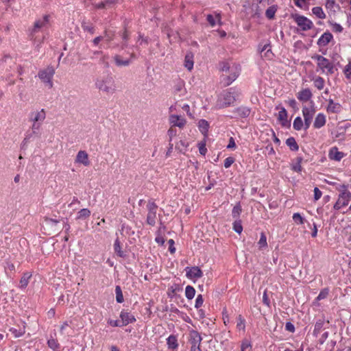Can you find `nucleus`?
Returning <instances> with one entry per match:
<instances>
[{
    "instance_id": "nucleus-47",
    "label": "nucleus",
    "mask_w": 351,
    "mask_h": 351,
    "mask_svg": "<svg viewBox=\"0 0 351 351\" xmlns=\"http://www.w3.org/2000/svg\"><path fill=\"white\" fill-rule=\"evenodd\" d=\"M199 153L204 156L207 152V149L206 147V143L205 142H201L199 144Z\"/></svg>"
},
{
    "instance_id": "nucleus-5",
    "label": "nucleus",
    "mask_w": 351,
    "mask_h": 351,
    "mask_svg": "<svg viewBox=\"0 0 351 351\" xmlns=\"http://www.w3.org/2000/svg\"><path fill=\"white\" fill-rule=\"evenodd\" d=\"M294 19L297 25L301 27L303 31L311 29L313 26V22L304 16L295 15Z\"/></svg>"
},
{
    "instance_id": "nucleus-11",
    "label": "nucleus",
    "mask_w": 351,
    "mask_h": 351,
    "mask_svg": "<svg viewBox=\"0 0 351 351\" xmlns=\"http://www.w3.org/2000/svg\"><path fill=\"white\" fill-rule=\"evenodd\" d=\"M50 16L48 14L45 15L43 19L37 20L34 25L32 29L33 32H36L42 27H46L49 22Z\"/></svg>"
},
{
    "instance_id": "nucleus-40",
    "label": "nucleus",
    "mask_w": 351,
    "mask_h": 351,
    "mask_svg": "<svg viewBox=\"0 0 351 351\" xmlns=\"http://www.w3.org/2000/svg\"><path fill=\"white\" fill-rule=\"evenodd\" d=\"M47 343L49 347L53 350H57L60 348V345L58 343L57 340L54 339H49Z\"/></svg>"
},
{
    "instance_id": "nucleus-55",
    "label": "nucleus",
    "mask_w": 351,
    "mask_h": 351,
    "mask_svg": "<svg viewBox=\"0 0 351 351\" xmlns=\"http://www.w3.org/2000/svg\"><path fill=\"white\" fill-rule=\"evenodd\" d=\"M332 30L335 32H341L343 27L341 25L335 23L332 25Z\"/></svg>"
},
{
    "instance_id": "nucleus-32",
    "label": "nucleus",
    "mask_w": 351,
    "mask_h": 351,
    "mask_svg": "<svg viewBox=\"0 0 351 351\" xmlns=\"http://www.w3.org/2000/svg\"><path fill=\"white\" fill-rule=\"evenodd\" d=\"M241 211H242V208H241L240 203L237 204L234 206L232 211V217L234 219L239 218Z\"/></svg>"
},
{
    "instance_id": "nucleus-43",
    "label": "nucleus",
    "mask_w": 351,
    "mask_h": 351,
    "mask_svg": "<svg viewBox=\"0 0 351 351\" xmlns=\"http://www.w3.org/2000/svg\"><path fill=\"white\" fill-rule=\"evenodd\" d=\"M239 114L243 117H247L250 115V110L247 108H239L237 109Z\"/></svg>"
},
{
    "instance_id": "nucleus-48",
    "label": "nucleus",
    "mask_w": 351,
    "mask_h": 351,
    "mask_svg": "<svg viewBox=\"0 0 351 351\" xmlns=\"http://www.w3.org/2000/svg\"><path fill=\"white\" fill-rule=\"evenodd\" d=\"M328 294V289H324L320 291L319 294L318 295V296L317 298V300H321L322 299H324L327 297Z\"/></svg>"
},
{
    "instance_id": "nucleus-60",
    "label": "nucleus",
    "mask_w": 351,
    "mask_h": 351,
    "mask_svg": "<svg viewBox=\"0 0 351 351\" xmlns=\"http://www.w3.org/2000/svg\"><path fill=\"white\" fill-rule=\"evenodd\" d=\"M207 21L211 26H214L215 25V21L213 15H207Z\"/></svg>"
},
{
    "instance_id": "nucleus-24",
    "label": "nucleus",
    "mask_w": 351,
    "mask_h": 351,
    "mask_svg": "<svg viewBox=\"0 0 351 351\" xmlns=\"http://www.w3.org/2000/svg\"><path fill=\"white\" fill-rule=\"evenodd\" d=\"M349 204V202H347V199H345L343 196H342L341 194L339 195V198L336 203L334 205V209L335 210H339L341 207L346 206Z\"/></svg>"
},
{
    "instance_id": "nucleus-21",
    "label": "nucleus",
    "mask_w": 351,
    "mask_h": 351,
    "mask_svg": "<svg viewBox=\"0 0 351 351\" xmlns=\"http://www.w3.org/2000/svg\"><path fill=\"white\" fill-rule=\"evenodd\" d=\"M278 119L280 121L282 126H287V112L285 108H281V110L278 112Z\"/></svg>"
},
{
    "instance_id": "nucleus-12",
    "label": "nucleus",
    "mask_w": 351,
    "mask_h": 351,
    "mask_svg": "<svg viewBox=\"0 0 351 351\" xmlns=\"http://www.w3.org/2000/svg\"><path fill=\"white\" fill-rule=\"evenodd\" d=\"M75 162L83 164L84 166H88L90 165V161L86 152L82 150L78 152L76 156Z\"/></svg>"
},
{
    "instance_id": "nucleus-22",
    "label": "nucleus",
    "mask_w": 351,
    "mask_h": 351,
    "mask_svg": "<svg viewBox=\"0 0 351 351\" xmlns=\"http://www.w3.org/2000/svg\"><path fill=\"white\" fill-rule=\"evenodd\" d=\"M326 123V118L325 116L319 113L317 114V116L315 118V122H314V127L315 128H320L322 126H324Z\"/></svg>"
},
{
    "instance_id": "nucleus-44",
    "label": "nucleus",
    "mask_w": 351,
    "mask_h": 351,
    "mask_svg": "<svg viewBox=\"0 0 351 351\" xmlns=\"http://www.w3.org/2000/svg\"><path fill=\"white\" fill-rule=\"evenodd\" d=\"M293 219L296 223H304V218L299 213H294L293 215Z\"/></svg>"
},
{
    "instance_id": "nucleus-23",
    "label": "nucleus",
    "mask_w": 351,
    "mask_h": 351,
    "mask_svg": "<svg viewBox=\"0 0 351 351\" xmlns=\"http://www.w3.org/2000/svg\"><path fill=\"white\" fill-rule=\"evenodd\" d=\"M198 127L201 132L206 136L208 131L209 123L205 119H201L199 121Z\"/></svg>"
},
{
    "instance_id": "nucleus-64",
    "label": "nucleus",
    "mask_w": 351,
    "mask_h": 351,
    "mask_svg": "<svg viewBox=\"0 0 351 351\" xmlns=\"http://www.w3.org/2000/svg\"><path fill=\"white\" fill-rule=\"evenodd\" d=\"M292 169L294 171L300 172L302 171V166L301 165L296 162L295 165H293Z\"/></svg>"
},
{
    "instance_id": "nucleus-42",
    "label": "nucleus",
    "mask_w": 351,
    "mask_h": 351,
    "mask_svg": "<svg viewBox=\"0 0 351 351\" xmlns=\"http://www.w3.org/2000/svg\"><path fill=\"white\" fill-rule=\"evenodd\" d=\"M238 73L237 71H233L229 76H227V82H226V85L228 86L232 83V82L234 81L238 77Z\"/></svg>"
},
{
    "instance_id": "nucleus-45",
    "label": "nucleus",
    "mask_w": 351,
    "mask_h": 351,
    "mask_svg": "<svg viewBox=\"0 0 351 351\" xmlns=\"http://www.w3.org/2000/svg\"><path fill=\"white\" fill-rule=\"evenodd\" d=\"M82 27L84 31L88 32L91 34L95 33V28L91 25H88L86 23H83Z\"/></svg>"
},
{
    "instance_id": "nucleus-58",
    "label": "nucleus",
    "mask_w": 351,
    "mask_h": 351,
    "mask_svg": "<svg viewBox=\"0 0 351 351\" xmlns=\"http://www.w3.org/2000/svg\"><path fill=\"white\" fill-rule=\"evenodd\" d=\"M40 126V123H34V122H33V124H32V132H33L34 134H36L37 133V131L39 130Z\"/></svg>"
},
{
    "instance_id": "nucleus-41",
    "label": "nucleus",
    "mask_w": 351,
    "mask_h": 351,
    "mask_svg": "<svg viewBox=\"0 0 351 351\" xmlns=\"http://www.w3.org/2000/svg\"><path fill=\"white\" fill-rule=\"evenodd\" d=\"M233 229L234 230L241 234L243 230V226L241 225V220H235V221L233 223Z\"/></svg>"
},
{
    "instance_id": "nucleus-62",
    "label": "nucleus",
    "mask_w": 351,
    "mask_h": 351,
    "mask_svg": "<svg viewBox=\"0 0 351 351\" xmlns=\"http://www.w3.org/2000/svg\"><path fill=\"white\" fill-rule=\"evenodd\" d=\"M335 4V0H326V7L327 8H332Z\"/></svg>"
},
{
    "instance_id": "nucleus-3",
    "label": "nucleus",
    "mask_w": 351,
    "mask_h": 351,
    "mask_svg": "<svg viewBox=\"0 0 351 351\" xmlns=\"http://www.w3.org/2000/svg\"><path fill=\"white\" fill-rule=\"evenodd\" d=\"M313 59L317 60L318 67L324 71L326 69L328 73L332 74L335 72L333 64L329 61L328 59L324 58L321 55H315L312 57Z\"/></svg>"
},
{
    "instance_id": "nucleus-31",
    "label": "nucleus",
    "mask_w": 351,
    "mask_h": 351,
    "mask_svg": "<svg viewBox=\"0 0 351 351\" xmlns=\"http://www.w3.org/2000/svg\"><path fill=\"white\" fill-rule=\"evenodd\" d=\"M90 215V211L88 208H82L77 213V219H86Z\"/></svg>"
},
{
    "instance_id": "nucleus-16",
    "label": "nucleus",
    "mask_w": 351,
    "mask_h": 351,
    "mask_svg": "<svg viewBox=\"0 0 351 351\" xmlns=\"http://www.w3.org/2000/svg\"><path fill=\"white\" fill-rule=\"evenodd\" d=\"M120 317L121 318V323L123 326H126L130 323L135 322L136 320L134 315H131L128 312L122 311L121 313Z\"/></svg>"
},
{
    "instance_id": "nucleus-52",
    "label": "nucleus",
    "mask_w": 351,
    "mask_h": 351,
    "mask_svg": "<svg viewBox=\"0 0 351 351\" xmlns=\"http://www.w3.org/2000/svg\"><path fill=\"white\" fill-rule=\"evenodd\" d=\"M168 136H169V141L171 142L172 140V138L173 136H176L177 134L176 130L173 129L172 127L170 128L167 132Z\"/></svg>"
},
{
    "instance_id": "nucleus-36",
    "label": "nucleus",
    "mask_w": 351,
    "mask_h": 351,
    "mask_svg": "<svg viewBox=\"0 0 351 351\" xmlns=\"http://www.w3.org/2000/svg\"><path fill=\"white\" fill-rule=\"evenodd\" d=\"M10 331L14 335L15 337H21L25 332V326L23 328H20L19 330L12 328L10 329Z\"/></svg>"
},
{
    "instance_id": "nucleus-34",
    "label": "nucleus",
    "mask_w": 351,
    "mask_h": 351,
    "mask_svg": "<svg viewBox=\"0 0 351 351\" xmlns=\"http://www.w3.org/2000/svg\"><path fill=\"white\" fill-rule=\"evenodd\" d=\"M259 249H262L267 246V238L264 232H261V238L258 243Z\"/></svg>"
},
{
    "instance_id": "nucleus-46",
    "label": "nucleus",
    "mask_w": 351,
    "mask_h": 351,
    "mask_svg": "<svg viewBox=\"0 0 351 351\" xmlns=\"http://www.w3.org/2000/svg\"><path fill=\"white\" fill-rule=\"evenodd\" d=\"M343 72L346 78L351 79V62L346 66Z\"/></svg>"
},
{
    "instance_id": "nucleus-9",
    "label": "nucleus",
    "mask_w": 351,
    "mask_h": 351,
    "mask_svg": "<svg viewBox=\"0 0 351 351\" xmlns=\"http://www.w3.org/2000/svg\"><path fill=\"white\" fill-rule=\"evenodd\" d=\"M136 58V57L135 53H130V59L123 60L120 55H115L114 56V60L115 64H116L117 66H128L130 64L131 60L135 59Z\"/></svg>"
},
{
    "instance_id": "nucleus-13",
    "label": "nucleus",
    "mask_w": 351,
    "mask_h": 351,
    "mask_svg": "<svg viewBox=\"0 0 351 351\" xmlns=\"http://www.w3.org/2000/svg\"><path fill=\"white\" fill-rule=\"evenodd\" d=\"M332 38V34L329 32H326L318 39L317 45L320 47H325L331 41Z\"/></svg>"
},
{
    "instance_id": "nucleus-15",
    "label": "nucleus",
    "mask_w": 351,
    "mask_h": 351,
    "mask_svg": "<svg viewBox=\"0 0 351 351\" xmlns=\"http://www.w3.org/2000/svg\"><path fill=\"white\" fill-rule=\"evenodd\" d=\"M236 101L235 97L231 93H226L223 95V101L220 104V108H226Z\"/></svg>"
},
{
    "instance_id": "nucleus-33",
    "label": "nucleus",
    "mask_w": 351,
    "mask_h": 351,
    "mask_svg": "<svg viewBox=\"0 0 351 351\" xmlns=\"http://www.w3.org/2000/svg\"><path fill=\"white\" fill-rule=\"evenodd\" d=\"M115 293H116L117 302L118 303H122L123 302V296L121 289L119 286H117L115 287Z\"/></svg>"
},
{
    "instance_id": "nucleus-6",
    "label": "nucleus",
    "mask_w": 351,
    "mask_h": 351,
    "mask_svg": "<svg viewBox=\"0 0 351 351\" xmlns=\"http://www.w3.org/2000/svg\"><path fill=\"white\" fill-rule=\"evenodd\" d=\"M302 113L304 119L305 129H308L311 124L315 110L313 108H308L306 106H304L302 108Z\"/></svg>"
},
{
    "instance_id": "nucleus-57",
    "label": "nucleus",
    "mask_w": 351,
    "mask_h": 351,
    "mask_svg": "<svg viewBox=\"0 0 351 351\" xmlns=\"http://www.w3.org/2000/svg\"><path fill=\"white\" fill-rule=\"evenodd\" d=\"M168 243L169 245V250L170 251V252L171 254L174 253L175 251H176V248L174 247L173 245H174V241L173 239H169L168 241Z\"/></svg>"
},
{
    "instance_id": "nucleus-14",
    "label": "nucleus",
    "mask_w": 351,
    "mask_h": 351,
    "mask_svg": "<svg viewBox=\"0 0 351 351\" xmlns=\"http://www.w3.org/2000/svg\"><path fill=\"white\" fill-rule=\"evenodd\" d=\"M170 123L173 125V126H177L180 128H183L186 121L184 119L181 118L178 115H171L169 119Z\"/></svg>"
},
{
    "instance_id": "nucleus-35",
    "label": "nucleus",
    "mask_w": 351,
    "mask_h": 351,
    "mask_svg": "<svg viewBox=\"0 0 351 351\" xmlns=\"http://www.w3.org/2000/svg\"><path fill=\"white\" fill-rule=\"evenodd\" d=\"M293 128L296 130H300L303 126V122L301 117H298L295 119L293 124Z\"/></svg>"
},
{
    "instance_id": "nucleus-4",
    "label": "nucleus",
    "mask_w": 351,
    "mask_h": 351,
    "mask_svg": "<svg viewBox=\"0 0 351 351\" xmlns=\"http://www.w3.org/2000/svg\"><path fill=\"white\" fill-rule=\"evenodd\" d=\"M147 207L148 210L147 223L149 225L154 226L156 223V210L158 208V206L152 200H149Z\"/></svg>"
},
{
    "instance_id": "nucleus-39",
    "label": "nucleus",
    "mask_w": 351,
    "mask_h": 351,
    "mask_svg": "<svg viewBox=\"0 0 351 351\" xmlns=\"http://www.w3.org/2000/svg\"><path fill=\"white\" fill-rule=\"evenodd\" d=\"M314 85L315 87H317L319 90H322L324 88V80L322 77H317L315 80H314Z\"/></svg>"
},
{
    "instance_id": "nucleus-2",
    "label": "nucleus",
    "mask_w": 351,
    "mask_h": 351,
    "mask_svg": "<svg viewBox=\"0 0 351 351\" xmlns=\"http://www.w3.org/2000/svg\"><path fill=\"white\" fill-rule=\"evenodd\" d=\"M55 73V70L53 66H47L43 70L38 72V77L43 83L47 84L49 88L53 87L52 77Z\"/></svg>"
},
{
    "instance_id": "nucleus-56",
    "label": "nucleus",
    "mask_w": 351,
    "mask_h": 351,
    "mask_svg": "<svg viewBox=\"0 0 351 351\" xmlns=\"http://www.w3.org/2000/svg\"><path fill=\"white\" fill-rule=\"evenodd\" d=\"M342 196L345 197L346 199H347V202H349L351 199V193L348 191H342L341 193Z\"/></svg>"
},
{
    "instance_id": "nucleus-19",
    "label": "nucleus",
    "mask_w": 351,
    "mask_h": 351,
    "mask_svg": "<svg viewBox=\"0 0 351 351\" xmlns=\"http://www.w3.org/2000/svg\"><path fill=\"white\" fill-rule=\"evenodd\" d=\"M184 66L189 70L191 71L193 67V54L192 52H188L184 58Z\"/></svg>"
},
{
    "instance_id": "nucleus-51",
    "label": "nucleus",
    "mask_w": 351,
    "mask_h": 351,
    "mask_svg": "<svg viewBox=\"0 0 351 351\" xmlns=\"http://www.w3.org/2000/svg\"><path fill=\"white\" fill-rule=\"evenodd\" d=\"M204 300L202 295H197L195 301V308H199L203 304Z\"/></svg>"
},
{
    "instance_id": "nucleus-59",
    "label": "nucleus",
    "mask_w": 351,
    "mask_h": 351,
    "mask_svg": "<svg viewBox=\"0 0 351 351\" xmlns=\"http://www.w3.org/2000/svg\"><path fill=\"white\" fill-rule=\"evenodd\" d=\"M285 328H286V330L289 332H293L295 330V327L291 322L286 323Z\"/></svg>"
},
{
    "instance_id": "nucleus-61",
    "label": "nucleus",
    "mask_w": 351,
    "mask_h": 351,
    "mask_svg": "<svg viewBox=\"0 0 351 351\" xmlns=\"http://www.w3.org/2000/svg\"><path fill=\"white\" fill-rule=\"evenodd\" d=\"M109 324L112 326H122L121 321L119 320H110Z\"/></svg>"
},
{
    "instance_id": "nucleus-28",
    "label": "nucleus",
    "mask_w": 351,
    "mask_h": 351,
    "mask_svg": "<svg viewBox=\"0 0 351 351\" xmlns=\"http://www.w3.org/2000/svg\"><path fill=\"white\" fill-rule=\"evenodd\" d=\"M277 8V5H272L269 7L265 12V16L267 18L269 19H273L274 18Z\"/></svg>"
},
{
    "instance_id": "nucleus-37",
    "label": "nucleus",
    "mask_w": 351,
    "mask_h": 351,
    "mask_svg": "<svg viewBox=\"0 0 351 351\" xmlns=\"http://www.w3.org/2000/svg\"><path fill=\"white\" fill-rule=\"evenodd\" d=\"M339 108L338 104H335L332 99L329 101V104L327 108V110L332 112H336L337 109Z\"/></svg>"
},
{
    "instance_id": "nucleus-25",
    "label": "nucleus",
    "mask_w": 351,
    "mask_h": 351,
    "mask_svg": "<svg viewBox=\"0 0 351 351\" xmlns=\"http://www.w3.org/2000/svg\"><path fill=\"white\" fill-rule=\"evenodd\" d=\"M167 341L169 348L174 350L178 348V344L177 343V339L175 335H170L167 338Z\"/></svg>"
},
{
    "instance_id": "nucleus-27",
    "label": "nucleus",
    "mask_w": 351,
    "mask_h": 351,
    "mask_svg": "<svg viewBox=\"0 0 351 351\" xmlns=\"http://www.w3.org/2000/svg\"><path fill=\"white\" fill-rule=\"evenodd\" d=\"M114 250L115 253L119 257L125 256L124 252L121 250V244H120V241H119V239H117L114 241Z\"/></svg>"
},
{
    "instance_id": "nucleus-54",
    "label": "nucleus",
    "mask_w": 351,
    "mask_h": 351,
    "mask_svg": "<svg viewBox=\"0 0 351 351\" xmlns=\"http://www.w3.org/2000/svg\"><path fill=\"white\" fill-rule=\"evenodd\" d=\"M323 326L322 321L317 322L315 325L314 332H319Z\"/></svg>"
},
{
    "instance_id": "nucleus-10",
    "label": "nucleus",
    "mask_w": 351,
    "mask_h": 351,
    "mask_svg": "<svg viewBox=\"0 0 351 351\" xmlns=\"http://www.w3.org/2000/svg\"><path fill=\"white\" fill-rule=\"evenodd\" d=\"M46 118V112L44 109L31 113L30 120L34 123H43Z\"/></svg>"
},
{
    "instance_id": "nucleus-17",
    "label": "nucleus",
    "mask_w": 351,
    "mask_h": 351,
    "mask_svg": "<svg viewBox=\"0 0 351 351\" xmlns=\"http://www.w3.org/2000/svg\"><path fill=\"white\" fill-rule=\"evenodd\" d=\"M32 274L31 272H25L23 274L19 282V288L25 289L27 287L29 279L32 278Z\"/></svg>"
},
{
    "instance_id": "nucleus-1",
    "label": "nucleus",
    "mask_w": 351,
    "mask_h": 351,
    "mask_svg": "<svg viewBox=\"0 0 351 351\" xmlns=\"http://www.w3.org/2000/svg\"><path fill=\"white\" fill-rule=\"evenodd\" d=\"M96 86L100 91L108 95L113 94L116 91V85L111 77L97 80L96 82Z\"/></svg>"
},
{
    "instance_id": "nucleus-18",
    "label": "nucleus",
    "mask_w": 351,
    "mask_h": 351,
    "mask_svg": "<svg viewBox=\"0 0 351 351\" xmlns=\"http://www.w3.org/2000/svg\"><path fill=\"white\" fill-rule=\"evenodd\" d=\"M312 93L308 88L304 89L298 93V99L302 101H306L311 99Z\"/></svg>"
},
{
    "instance_id": "nucleus-63",
    "label": "nucleus",
    "mask_w": 351,
    "mask_h": 351,
    "mask_svg": "<svg viewBox=\"0 0 351 351\" xmlns=\"http://www.w3.org/2000/svg\"><path fill=\"white\" fill-rule=\"evenodd\" d=\"M235 147H236V144H235L234 140L232 137H231L229 140V143L227 146V148L232 149V148H234Z\"/></svg>"
},
{
    "instance_id": "nucleus-26",
    "label": "nucleus",
    "mask_w": 351,
    "mask_h": 351,
    "mask_svg": "<svg viewBox=\"0 0 351 351\" xmlns=\"http://www.w3.org/2000/svg\"><path fill=\"white\" fill-rule=\"evenodd\" d=\"M286 144L292 151H298L299 149L298 145L293 137H289L287 138L286 141Z\"/></svg>"
},
{
    "instance_id": "nucleus-49",
    "label": "nucleus",
    "mask_w": 351,
    "mask_h": 351,
    "mask_svg": "<svg viewBox=\"0 0 351 351\" xmlns=\"http://www.w3.org/2000/svg\"><path fill=\"white\" fill-rule=\"evenodd\" d=\"M220 65V70L222 71H229L230 69V66L228 62H221L219 64Z\"/></svg>"
},
{
    "instance_id": "nucleus-30",
    "label": "nucleus",
    "mask_w": 351,
    "mask_h": 351,
    "mask_svg": "<svg viewBox=\"0 0 351 351\" xmlns=\"http://www.w3.org/2000/svg\"><path fill=\"white\" fill-rule=\"evenodd\" d=\"M195 294V289L192 286H190V285L186 286V289H185V295H186V298H188L189 300H191L194 298Z\"/></svg>"
},
{
    "instance_id": "nucleus-53",
    "label": "nucleus",
    "mask_w": 351,
    "mask_h": 351,
    "mask_svg": "<svg viewBox=\"0 0 351 351\" xmlns=\"http://www.w3.org/2000/svg\"><path fill=\"white\" fill-rule=\"evenodd\" d=\"M322 191L317 187H315L314 189V199H315V200H318L322 197Z\"/></svg>"
},
{
    "instance_id": "nucleus-29",
    "label": "nucleus",
    "mask_w": 351,
    "mask_h": 351,
    "mask_svg": "<svg viewBox=\"0 0 351 351\" xmlns=\"http://www.w3.org/2000/svg\"><path fill=\"white\" fill-rule=\"evenodd\" d=\"M312 12L319 19H324L326 18V14L321 7H314Z\"/></svg>"
},
{
    "instance_id": "nucleus-38",
    "label": "nucleus",
    "mask_w": 351,
    "mask_h": 351,
    "mask_svg": "<svg viewBox=\"0 0 351 351\" xmlns=\"http://www.w3.org/2000/svg\"><path fill=\"white\" fill-rule=\"evenodd\" d=\"M237 327L239 330H245V319L242 317L241 315L237 317Z\"/></svg>"
},
{
    "instance_id": "nucleus-8",
    "label": "nucleus",
    "mask_w": 351,
    "mask_h": 351,
    "mask_svg": "<svg viewBox=\"0 0 351 351\" xmlns=\"http://www.w3.org/2000/svg\"><path fill=\"white\" fill-rule=\"evenodd\" d=\"M190 342L191 343V348H200L201 341L202 340L199 333L196 330H192L190 332Z\"/></svg>"
},
{
    "instance_id": "nucleus-7",
    "label": "nucleus",
    "mask_w": 351,
    "mask_h": 351,
    "mask_svg": "<svg viewBox=\"0 0 351 351\" xmlns=\"http://www.w3.org/2000/svg\"><path fill=\"white\" fill-rule=\"evenodd\" d=\"M186 277L189 278H199L203 276L202 271L198 267H192L186 268Z\"/></svg>"
},
{
    "instance_id": "nucleus-50",
    "label": "nucleus",
    "mask_w": 351,
    "mask_h": 351,
    "mask_svg": "<svg viewBox=\"0 0 351 351\" xmlns=\"http://www.w3.org/2000/svg\"><path fill=\"white\" fill-rule=\"evenodd\" d=\"M234 162V159L232 157H228L226 158L224 161V167L225 168H229Z\"/></svg>"
},
{
    "instance_id": "nucleus-20",
    "label": "nucleus",
    "mask_w": 351,
    "mask_h": 351,
    "mask_svg": "<svg viewBox=\"0 0 351 351\" xmlns=\"http://www.w3.org/2000/svg\"><path fill=\"white\" fill-rule=\"evenodd\" d=\"M329 157L332 160L339 161L343 157V153L339 152L337 147H333L330 150Z\"/></svg>"
}]
</instances>
